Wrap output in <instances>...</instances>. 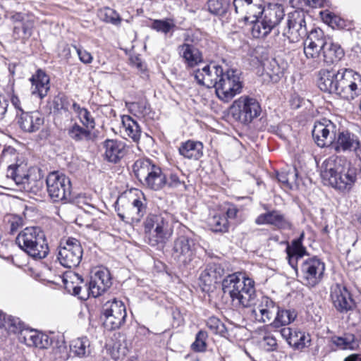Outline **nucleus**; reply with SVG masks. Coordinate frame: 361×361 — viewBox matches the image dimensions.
Instances as JSON below:
<instances>
[{"label":"nucleus","mask_w":361,"mask_h":361,"mask_svg":"<svg viewBox=\"0 0 361 361\" xmlns=\"http://www.w3.org/2000/svg\"><path fill=\"white\" fill-rule=\"evenodd\" d=\"M358 169L345 158L332 155L320 166V176L325 185L343 192H349L357 181Z\"/></svg>","instance_id":"obj_1"},{"label":"nucleus","mask_w":361,"mask_h":361,"mask_svg":"<svg viewBox=\"0 0 361 361\" xmlns=\"http://www.w3.org/2000/svg\"><path fill=\"white\" fill-rule=\"evenodd\" d=\"M222 290L225 295L230 296L236 307L252 306L254 309L260 300L257 299L255 281L240 272L229 274L224 279Z\"/></svg>","instance_id":"obj_2"},{"label":"nucleus","mask_w":361,"mask_h":361,"mask_svg":"<svg viewBox=\"0 0 361 361\" xmlns=\"http://www.w3.org/2000/svg\"><path fill=\"white\" fill-rule=\"evenodd\" d=\"M252 314L259 322H268L274 317L271 322L274 327L278 328L291 323L296 318L294 310L280 309L279 307L269 297L262 296L252 310Z\"/></svg>","instance_id":"obj_3"},{"label":"nucleus","mask_w":361,"mask_h":361,"mask_svg":"<svg viewBox=\"0 0 361 361\" xmlns=\"http://www.w3.org/2000/svg\"><path fill=\"white\" fill-rule=\"evenodd\" d=\"M167 213L149 214L143 222L147 243L151 246L164 245L171 237L173 229Z\"/></svg>","instance_id":"obj_4"},{"label":"nucleus","mask_w":361,"mask_h":361,"mask_svg":"<svg viewBox=\"0 0 361 361\" xmlns=\"http://www.w3.org/2000/svg\"><path fill=\"white\" fill-rule=\"evenodd\" d=\"M18 247L35 259H43L49 253L44 232L38 227H27L16 237Z\"/></svg>","instance_id":"obj_5"},{"label":"nucleus","mask_w":361,"mask_h":361,"mask_svg":"<svg viewBox=\"0 0 361 361\" xmlns=\"http://www.w3.org/2000/svg\"><path fill=\"white\" fill-rule=\"evenodd\" d=\"M133 171L136 178L151 190L157 191L166 186V176L149 159L136 160L133 165Z\"/></svg>","instance_id":"obj_6"},{"label":"nucleus","mask_w":361,"mask_h":361,"mask_svg":"<svg viewBox=\"0 0 361 361\" xmlns=\"http://www.w3.org/2000/svg\"><path fill=\"white\" fill-rule=\"evenodd\" d=\"M260 18L252 25V35L255 38L264 37L274 30L283 19V8L278 4H269L259 11Z\"/></svg>","instance_id":"obj_7"},{"label":"nucleus","mask_w":361,"mask_h":361,"mask_svg":"<svg viewBox=\"0 0 361 361\" xmlns=\"http://www.w3.org/2000/svg\"><path fill=\"white\" fill-rule=\"evenodd\" d=\"M197 248L194 239L185 235H179L173 243L171 256L180 266L195 267Z\"/></svg>","instance_id":"obj_8"},{"label":"nucleus","mask_w":361,"mask_h":361,"mask_svg":"<svg viewBox=\"0 0 361 361\" xmlns=\"http://www.w3.org/2000/svg\"><path fill=\"white\" fill-rule=\"evenodd\" d=\"M46 184L48 195L53 202L66 203L71 199V181L63 173H49L46 178Z\"/></svg>","instance_id":"obj_9"},{"label":"nucleus","mask_w":361,"mask_h":361,"mask_svg":"<svg viewBox=\"0 0 361 361\" xmlns=\"http://www.w3.org/2000/svg\"><path fill=\"white\" fill-rule=\"evenodd\" d=\"M230 110L232 116L244 124L251 123L262 112L259 102L254 97L245 95L235 100Z\"/></svg>","instance_id":"obj_10"},{"label":"nucleus","mask_w":361,"mask_h":361,"mask_svg":"<svg viewBox=\"0 0 361 361\" xmlns=\"http://www.w3.org/2000/svg\"><path fill=\"white\" fill-rule=\"evenodd\" d=\"M240 72L237 69H228L224 72L215 88L217 97L224 102L231 100L241 92L243 82Z\"/></svg>","instance_id":"obj_11"},{"label":"nucleus","mask_w":361,"mask_h":361,"mask_svg":"<svg viewBox=\"0 0 361 361\" xmlns=\"http://www.w3.org/2000/svg\"><path fill=\"white\" fill-rule=\"evenodd\" d=\"M126 316L124 303L116 298L106 302L102 306L101 319L107 331L119 329L124 324Z\"/></svg>","instance_id":"obj_12"},{"label":"nucleus","mask_w":361,"mask_h":361,"mask_svg":"<svg viewBox=\"0 0 361 361\" xmlns=\"http://www.w3.org/2000/svg\"><path fill=\"white\" fill-rule=\"evenodd\" d=\"M82 254L83 250L80 241L74 238H68L61 241L57 259L63 267L73 269L80 264Z\"/></svg>","instance_id":"obj_13"},{"label":"nucleus","mask_w":361,"mask_h":361,"mask_svg":"<svg viewBox=\"0 0 361 361\" xmlns=\"http://www.w3.org/2000/svg\"><path fill=\"white\" fill-rule=\"evenodd\" d=\"M305 17L306 13L302 9L295 10L288 13L286 26L283 30V35L290 42H298L307 35Z\"/></svg>","instance_id":"obj_14"},{"label":"nucleus","mask_w":361,"mask_h":361,"mask_svg":"<svg viewBox=\"0 0 361 361\" xmlns=\"http://www.w3.org/2000/svg\"><path fill=\"white\" fill-rule=\"evenodd\" d=\"M302 283L308 288L318 285L323 279L325 264L317 257L305 259L300 266Z\"/></svg>","instance_id":"obj_15"},{"label":"nucleus","mask_w":361,"mask_h":361,"mask_svg":"<svg viewBox=\"0 0 361 361\" xmlns=\"http://www.w3.org/2000/svg\"><path fill=\"white\" fill-rule=\"evenodd\" d=\"M116 210L119 218L126 222L139 223L146 213L147 203L143 197L135 198L131 202H127L120 205V200L116 202Z\"/></svg>","instance_id":"obj_16"},{"label":"nucleus","mask_w":361,"mask_h":361,"mask_svg":"<svg viewBox=\"0 0 361 361\" xmlns=\"http://www.w3.org/2000/svg\"><path fill=\"white\" fill-rule=\"evenodd\" d=\"M326 40V36L321 29L312 30L303 43L305 56L317 63H320Z\"/></svg>","instance_id":"obj_17"},{"label":"nucleus","mask_w":361,"mask_h":361,"mask_svg":"<svg viewBox=\"0 0 361 361\" xmlns=\"http://www.w3.org/2000/svg\"><path fill=\"white\" fill-rule=\"evenodd\" d=\"M337 132L336 126L330 120L322 118L316 121L312 130V137L320 147L332 145Z\"/></svg>","instance_id":"obj_18"},{"label":"nucleus","mask_w":361,"mask_h":361,"mask_svg":"<svg viewBox=\"0 0 361 361\" xmlns=\"http://www.w3.org/2000/svg\"><path fill=\"white\" fill-rule=\"evenodd\" d=\"M224 71L223 68L215 63L205 66L202 69L195 71L194 77L198 84L208 88H216L219 79L221 78Z\"/></svg>","instance_id":"obj_19"},{"label":"nucleus","mask_w":361,"mask_h":361,"mask_svg":"<svg viewBox=\"0 0 361 361\" xmlns=\"http://www.w3.org/2000/svg\"><path fill=\"white\" fill-rule=\"evenodd\" d=\"M330 296L334 307L341 313H346L355 307V302L350 292L340 284L331 286Z\"/></svg>","instance_id":"obj_20"},{"label":"nucleus","mask_w":361,"mask_h":361,"mask_svg":"<svg viewBox=\"0 0 361 361\" xmlns=\"http://www.w3.org/2000/svg\"><path fill=\"white\" fill-rule=\"evenodd\" d=\"M332 146L336 152H357L360 147V141L357 135L348 130L336 132Z\"/></svg>","instance_id":"obj_21"},{"label":"nucleus","mask_w":361,"mask_h":361,"mask_svg":"<svg viewBox=\"0 0 361 361\" xmlns=\"http://www.w3.org/2000/svg\"><path fill=\"white\" fill-rule=\"evenodd\" d=\"M255 222L257 225H271L279 230L291 231L293 229V224L290 220L281 211L276 209L259 215Z\"/></svg>","instance_id":"obj_22"},{"label":"nucleus","mask_w":361,"mask_h":361,"mask_svg":"<svg viewBox=\"0 0 361 361\" xmlns=\"http://www.w3.org/2000/svg\"><path fill=\"white\" fill-rule=\"evenodd\" d=\"M111 285L110 273L106 269H99L95 271L89 283V286L85 285L83 288L89 295L96 298L106 290Z\"/></svg>","instance_id":"obj_23"},{"label":"nucleus","mask_w":361,"mask_h":361,"mask_svg":"<svg viewBox=\"0 0 361 361\" xmlns=\"http://www.w3.org/2000/svg\"><path fill=\"white\" fill-rule=\"evenodd\" d=\"M18 340L29 347L40 349L48 348L51 345V340L48 335L29 328L19 332Z\"/></svg>","instance_id":"obj_24"},{"label":"nucleus","mask_w":361,"mask_h":361,"mask_svg":"<svg viewBox=\"0 0 361 361\" xmlns=\"http://www.w3.org/2000/svg\"><path fill=\"white\" fill-rule=\"evenodd\" d=\"M17 118L20 128L27 133L39 130L44 122L43 115L38 111L17 113Z\"/></svg>","instance_id":"obj_25"},{"label":"nucleus","mask_w":361,"mask_h":361,"mask_svg":"<svg viewBox=\"0 0 361 361\" xmlns=\"http://www.w3.org/2000/svg\"><path fill=\"white\" fill-rule=\"evenodd\" d=\"M177 50L188 68H194L203 61L202 52L191 44L185 42L180 44Z\"/></svg>","instance_id":"obj_26"},{"label":"nucleus","mask_w":361,"mask_h":361,"mask_svg":"<svg viewBox=\"0 0 361 361\" xmlns=\"http://www.w3.org/2000/svg\"><path fill=\"white\" fill-rule=\"evenodd\" d=\"M32 86L31 92L40 99L47 95L50 90V78L42 69H37L30 79Z\"/></svg>","instance_id":"obj_27"},{"label":"nucleus","mask_w":361,"mask_h":361,"mask_svg":"<svg viewBox=\"0 0 361 361\" xmlns=\"http://www.w3.org/2000/svg\"><path fill=\"white\" fill-rule=\"evenodd\" d=\"M105 159L112 163H117L126 154V144L117 140H106L103 142Z\"/></svg>","instance_id":"obj_28"},{"label":"nucleus","mask_w":361,"mask_h":361,"mask_svg":"<svg viewBox=\"0 0 361 361\" xmlns=\"http://www.w3.org/2000/svg\"><path fill=\"white\" fill-rule=\"evenodd\" d=\"M69 347L71 355L80 359L89 358L92 356L94 353V347L87 336L72 340Z\"/></svg>","instance_id":"obj_29"},{"label":"nucleus","mask_w":361,"mask_h":361,"mask_svg":"<svg viewBox=\"0 0 361 361\" xmlns=\"http://www.w3.org/2000/svg\"><path fill=\"white\" fill-rule=\"evenodd\" d=\"M233 6L236 13H245V20L253 24L260 18L259 11L263 9L261 6L252 4V0H234Z\"/></svg>","instance_id":"obj_30"},{"label":"nucleus","mask_w":361,"mask_h":361,"mask_svg":"<svg viewBox=\"0 0 361 361\" xmlns=\"http://www.w3.org/2000/svg\"><path fill=\"white\" fill-rule=\"evenodd\" d=\"M338 71L335 69H322L318 73L317 85L323 92L335 93L337 86Z\"/></svg>","instance_id":"obj_31"},{"label":"nucleus","mask_w":361,"mask_h":361,"mask_svg":"<svg viewBox=\"0 0 361 361\" xmlns=\"http://www.w3.org/2000/svg\"><path fill=\"white\" fill-rule=\"evenodd\" d=\"M224 272L225 270L221 264L211 262L207 264L199 279L204 286H210L212 283H216Z\"/></svg>","instance_id":"obj_32"},{"label":"nucleus","mask_w":361,"mask_h":361,"mask_svg":"<svg viewBox=\"0 0 361 361\" xmlns=\"http://www.w3.org/2000/svg\"><path fill=\"white\" fill-rule=\"evenodd\" d=\"M30 171L28 170L27 164L23 161L19 163L17 161L16 164L8 166L6 177L7 179L13 181L18 188Z\"/></svg>","instance_id":"obj_33"},{"label":"nucleus","mask_w":361,"mask_h":361,"mask_svg":"<svg viewBox=\"0 0 361 361\" xmlns=\"http://www.w3.org/2000/svg\"><path fill=\"white\" fill-rule=\"evenodd\" d=\"M121 133L124 137H129L135 142H138L141 137V129L136 121L128 115L121 116Z\"/></svg>","instance_id":"obj_34"},{"label":"nucleus","mask_w":361,"mask_h":361,"mask_svg":"<svg viewBox=\"0 0 361 361\" xmlns=\"http://www.w3.org/2000/svg\"><path fill=\"white\" fill-rule=\"evenodd\" d=\"M281 334L294 349L301 350L306 346V336L304 332L285 327L281 330ZM308 341L307 340V342Z\"/></svg>","instance_id":"obj_35"},{"label":"nucleus","mask_w":361,"mask_h":361,"mask_svg":"<svg viewBox=\"0 0 361 361\" xmlns=\"http://www.w3.org/2000/svg\"><path fill=\"white\" fill-rule=\"evenodd\" d=\"M234 0H207L204 8L211 15L223 18L230 12Z\"/></svg>","instance_id":"obj_36"},{"label":"nucleus","mask_w":361,"mask_h":361,"mask_svg":"<svg viewBox=\"0 0 361 361\" xmlns=\"http://www.w3.org/2000/svg\"><path fill=\"white\" fill-rule=\"evenodd\" d=\"M298 173L295 167H287L277 173V179L285 190H292L298 185Z\"/></svg>","instance_id":"obj_37"},{"label":"nucleus","mask_w":361,"mask_h":361,"mask_svg":"<svg viewBox=\"0 0 361 361\" xmlns=\"http://www.w3.org/2000/svg\"><path fill=\"white\" fill-rule=\"evenodd\" d=\"M344 52L341 47L331 42V40L326 37V44L324 47L322 54V62L326 63H333L339 61L343 56Z\"/></svg>","instance_id":"obj_38"},{"label":"nucleus","mask_w":361,"mask_h":361,"mask_svg":"<svg viewBox=\"0 0 361 361\" xmlns=\"http://www.w3.org/2000/svg\"><path fill=\"white\" fill-rule=\"evenodd\" d=\"M202 149L203 145L201 142L188 140L182 143L179 152L187 159L197 160L203 155Z\"/></svg>","instance_id":"obj_39"},{"label":"nucleus","mask_w":361,"mask_h":361,"mask_svg":"<svg viewBox=\"0 0 361 361\" xmlns=\"http://www.w3.org/2000/svg\"><path fill=\"white\" fill-rule=\"evenodd\" d=\"M287 259L289 264L293 267H297L298 259L307 255L306 247L299 241L292 240L291 244H288L286 249Z\"/></svg>","instance_id":"obj_40"},{"label":"nucleus","mask_w":361,"mask_h":361,"mask_svg":"<svg viewBox=\"0 0 361 361\" xmlns=\"http://www.w3.org/2000/svg\"><path fill=\"white\" fill-rule=\"evenodd\" d=\"M264 76H267L273 82H277L283 76L284 68L281 67L275 59L267 60L263 63Z\"/></svg>","instance_id":"obj_41"},{"label":"nucleus","mask_w":361,"mask_h":361,"mask_svg":"<svg viewBox=\"0 0 361 361\" xmlns=\"http://www.w3.org/2000/svg\"><path fill=\"white\" fill-rule=\"evenodd\" d=\"M359 73L351 70V69H341L338 71L337 75V86L338 90H336V94L340 95L341 92L345 90V88L348 85H354L355 87L357 86L355 82H352L355 75H357Z\"/></svg>","instance_id":"obj_42"},{"label":"nucleus","mask_w":361,"mask_h":361,"mask_svg":"<svg viewBox=\"0 0 361 361\" xmlns=\"http://www.w3.org/2000/svg\"><path fill=\"white\" fill-rule=\"evenodd\" d=\"M43 183V180L40 178H37L36 174H34L31 171L23 183H21L18 190L37 195L42 189Z\"/></svg>","instance_id":"obj_43"},{"label":"nucleus","mask_w":361,"mask_h":361,"mask_svg":"<svg viewBox=\"0 0 361 361\" xmlns=\"http://www.w3.org/2000/svg\"><path fill=\"white\" fill-rule=\"evenodd\" d=\"M63 282L68 292L82 298V296H80L82 289L80 284L83 283L84 281L80 275L76 273H71L63 278Z\"/></svg>","instance_id":"obj_44"},{"label":"nucleus","mask_w":361,"mask_h":361,"mask_svg":"<svg viewBox=\"0 0 361 361\" xmlns=\"http://www.w3.org/2000/svg\"><path fill=\"white\" fill-rule=\"evenodd\" d=\"M34 19L32 16L24 20L20 24L16 25L13 28V34L18 39H28L32 35L34 28Z\"/></svg>","instance_id":"obj_45"},{"label":"nucleus","mask_w":361,"mask_h":361,"mask_svg":"<svg viewBox=\"0 0 361 361\" xmlns=\"http://www.w3.org/2000/svg\"><path fill=\"white\" fill-rule=\"evenodd\" d=\"M89 129L74 123L68 129V135L75 142L89 141L92 137V133Z\"/></svg>","instance_id":"obj_46"},{"label":"nucleus","mask_w":361,"mask_h":361,"mask_svg":"<svg viewBox=\"0 0 361 361\" xmlns=\"http://www.w3.org/2000/svg\"><path fill=\"white\" fill-rule=\"evenodd\" d=\"M72 108L78 114V116L82 125L90 129L95 127V121L90 112L85 108H82L75 102H73Z\"/></svg>","instance_id":"obj_47"},{"label":"nucleus","mask_w":361,"mask_h":361,"mask_svg":"<svg viewBox=\"0 0 361 361\" xmlns=\"http://www.w3.org/2000/svg\"><path fill=\"white\" fill-rule=\"evenodd\" d=\"M23 324L19 318H16L10 315L4 314L1 320H0V327H4L8 331L13 333H18L25 328H23Z\"/></svg>","instance_id":"obj_48"},{"label":"nucleus","mask_w":361,"mask_h":361,"mask_svg":"<svg viewBox=\"0 0 361 361\" xmlns=\"http://www.w3.org/2000/svg\"><path fill=\"white\" fill-rule=\"evenodd\" d=\"M352 82H355L357 86L355 87L353 85H348L339 95L341 97L348 101L353 100L355 97L361 95V75L358 74L355 75V78Z\"/></svg>","instance_id":"obj_49"},{"label":"nucleus","mask_w":361,"mask_h":361,"mask_svg":"<svg viewBox=\"0 0 361 361\" xmlns=\"http://www.w3.org/2000/svg\"><path fill=\"white\" fill-rule=\"evenodd\" d=\"M209 226L213 232L225 233L228 231V221L226 217L215 215L209 219Z\"/></svg>","instance_id":"obj_50"},{"label":"nucleus","mask_w":361,"mask_h":361,"mask_svg":"<svg viewBox=\"0 0 361 361\" xmlns=\"http://www.w3.org/2000/svg\"><path fill=\"white\" fill-rule=\"evenodd\" d=\"M99 16L103 21L114 25H119L122 20L119 14L114 9L109 7L100 9Z\"/></svg>","instance_id":"obj_51"},{"label":"nucleus","mask_w":361,"mask_h":361,"mask_svg":"<svg viewBox=\"0 0 361 361\" xmlns=\"http://www.w3.org/2000/svg\"><path fill=\"white\" fill-rule=\"evenodd\" d=\"M208 338L207 332L203 330L199 331L196 336L195 341L191 344V349L197 353H204L207 350V339Z\"/></svg>","instance_id":"obj_52"},{"label":"nucleus","mask_w":361,"mask_h":361,"mask_svg":"<svg viewBox=\"0 0 361 361\" xmlns=\"http://www.w3.org/2000/svg\"><path fill=\"white\" fill-rule=\"evenodd\" d=\"M129 110L135 116L145 117L150 112L149 104L145 101H139L137 102L130 103L128 105Z\"/></svg>","instance_id":"obj_53"},{"label":"nucleus","mask_w":361,"mask_h":361,"mask_svg":"<svg viewBox=\"0 0 361 361\" xmlns=\"http://www.w3.org/2000/svg\"><path fill=\"white\" fill-rule=\"evenodd\" d=\"M152 27L157 32L166 35L175 27V24L168 20H155L152 23Z\"/></svg>","instance_id":"obj_54"},{"label":"nucleus","mask_w":361,"mask_h":361,"mask_svg":"<svg viewBox=\"0 0 361 361\" xmlns=\"http://www.w3.org/2000/svg\"><path fill=\"white\" fill-rule=\"evenodd\" d=\"M355 336L353 334L345 335L344 337H336L334 338V343L342 349L353 348L352 344L354 342Z\"/></svg>","instance_id":"obj_55"},{"label":"nucleus","mask_w":361,"mask_h":361,"mask_svg":"<svg viewBox=\"0 0 361 361\" xmlns=\"http://www.w3.org/2000/svg\"><path fill=\"white\" fill-rule=\"evenodd\" d=\"M207 326L216 334L223 332L225 329L224 324L216 317H210L208 318Z\"/></svg>","instance_id":"obj_56"},{"label":"nucleus","mask_w":361,"mask_h":361,"mask_svg":"<svg viewBox=\"0 0 361 361\" xmlns=\"http://www.w3.org/2000/svg\"><path fill=\"white\" fill-rule=\"evenodd\" d=\"M319 14L322 20L329 25L337 24L340 20V18L336 14L328 10L320 11Z\"/></svg>","instance_id":"obj_57"},{"label":"nucleus","mask_w":361,"mask_h":361,"mask_svg":"<svg viewBox=\"0 0 361 361\" xmlns=\"http://www.w3.org/2000/svg\"><path fill=\"white\" fill-rule=\"evenodd\" d=\"M262 345L267 351L276 350L277 348L276 339L271 334L266 335L263 337Z\"/></svg>","instance_id":"obj_58"},{"label":"nucleus","mask_w":361,"mask_h":361,"mask_svg":"<svg viewBox=\"0 0 361 361\" xmlns=\"http://www.w3.org/2000/svg\"><path fill=\"white\" fill-rule=\"evenodd\" d=\"M53 104L55 110H68L69 103L64 96L56 97L53 101Z\"/></svg>","instance_id":"obj_59"},{"label":"nucleus","mask_w":361,"mask_h":361,"mask_svg":"<svg viewBox=\"0 0 361 361\" xmlns=\"http://www.w3.org/2000/svg\"><path fill=\"white\" fill-rule=\"evenodd\" d=\"M10 224V233L14 234L23 225V220L19 216H12L8 220Z\"/></svg>","instance_id":"obj_60"},{"label":"nucleus","mask_w":361,"mask_h":361,"mask_svg":"<svg viewBox=\"0 0 361 361\" xmlns=\"http://www.w3.org/2000/svg\"><path fill=\"white\" fill-rule=\"evenodd\" d=\"M74 47L81 62L85 64L92 63L93 57L89 51L81 47H78L75 46Z\"/></svg>","instance_id":"obj_61"},{"label":"nucleus","mask_w":361,"mask_h":361,"mask_svg":"<svg viewBox=\"0 0 361 361\" xmlns=\"http://www.w3.org/2000/svg\"><path fill=\"white\" fill-rule=\"evenodd\" d=\"M182 184H184V181L181 180L177 174L171 173L169 177L166 176V186L178 188Z\"/></svg>","instance_id":"obj_62"},{"label":"nucleus","mask_w":361,"mask_h":361,"mask_svg":"<svg viewBox=\"0 0 361 361\" xmlns=\"http://www.w3.org/2000/svg\"><path fill=\"white\" fill-rule=\"evenodd\" d=\"M8 106V101L0 94V121H2L5 118Z\"/></svg>","instance_id":"obj_63"},{"label":"nucleus","mask_w":361,"mask_h":361,"mask_svg":"<svg viewBox=\"0 0 361 361\" xmlns=\"http://www.w3.org/2000/svg\"><path fill=\"white\" fill-rule=\"evenodd\" d=\"M239 212L238 209L234 204H229L226 209V219H234L237 218L238 213Z\"/></svg>","instance_id":"obj_64"}]
</instances>
